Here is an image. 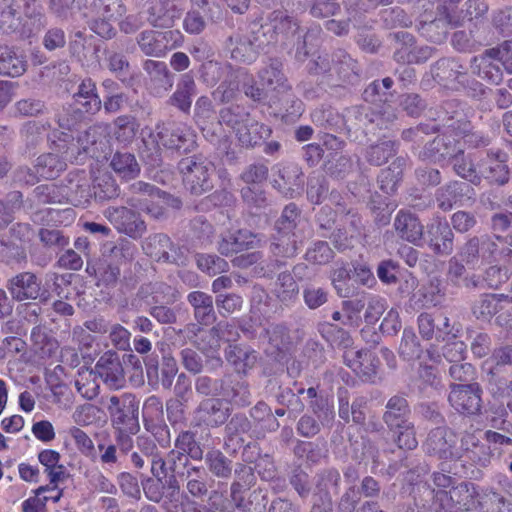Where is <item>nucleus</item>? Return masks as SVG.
I'll return each instance as SVG.
<instances>
[{
	"label": "nucleus",
	"instance_id": "1",
	"mask_svg": "<svg viewBox=\"0 0 512 512\" xmlns=\"http://www.w3.org/2000/svg\"><path fill=\"white\" fill-rule=\"evenodd\" d=\"M255 31L261 33L267 45L280 42L289 46L293 43L295 58L304 61L318 46L321 29L315 26L302 35L298 20L287 10L279 9L269 13L264 24L257 23Z\"/></svg>",
	"mask_w": 512,
	"mask_h": 512
},
{
	"label": "nucleus",
	"instance_id": "2",
	"mask_svg": "<svg viewBox=\"0 0 512 512\" xmlns=\"http://www.w3.org/2000/svg\"><path fill=\"white\" fill-rule=\"evenodd\" d=\"M156 133H150L143 139L142 157L152 166L161 164L160 145L168 150L180 153L192 151L196 146L194 130L184 123L158 124Z\"/></svg>",
	"mask_w": 512,
	"mask_h": 512
},
{
	"label": "nucleus",
	"instance_id": "3",
	"mask_svg": "<svg viewBox=\"0 0 512 512\" xmlns=\"http://www.w3.org/2000/svg\"><path fill=\"white\" fill-rule=\"evenodd\" d=\"M434 80L441 86L452 91L466 90L473 98H480L485 87L475 79H470L465 66L456 58H442L431 68Z\"/></svg>",
	"mask_w": 512,
	"mask_h": 512
},
{
	"label": "nucleus",
	"instance_id": "4",
	"mask_svg": "<svg viewBox=\"0 0 512 512\" xmlns=\"http://www.w3.org/2000/svg\"><path fill=\"white\" fill-rule=\"evenodd\" d=\"M127 12L122 0H91L83 15L90 17V29L102 38L110 39L116 35L112 25Z\"/></svg>",
	"mask_w": 512,
	"mask_h": 512
},
{
	"label": "nucleus",
	"instance_id": "5",
	"mask_svg": "<svg viewBox=\"0 0 512 512\" xmlns=\"http://www.w3.org/2000/svg\"><path fill=\"white\" fill-rule=\"evenodd\" d=\"M344 125L349 129L371 130L370 126L376 125L379 129L387 128L396 119L394 108L389 104L378 106L377 104L359 105L346 109Z\"/></svg>",
	"mask_w": 512,
	"mask_h": 512
},
{
	"label": "nucleus",
	"instance_id": "6",
	"mask_svg": "<svg viewBox=\"0 0 512 512\" xmlns=\"http://www.w3.org/2000/svg\"><path fill=\"white\" fill-rule=\"evenodd\" d=\"M185 187L194 195H202L213 188L211 176L215 167L201 155L183 158L178 163Z\"/></svg>",
	"mask_w": 512,
	"mask_h": 512
},
{
	"label": "nucleus",
	"instance_id": "7",
	"mask_svg": "<svg viewBox=\"0 0 512 512\" xmlns=\"http://www.w3.org/2000/svg\"><path fill=\"white\" fill-rule=\"evenodd\" d=\"M107 409L111 416L114 430H128L130 433H138L139 425V401L132 394L122 396H111L108 400Z\"/></svg>",
	"mask_w": 512,
	"mask_h": 512
},
{
	"label": "nucleus",
	"instance_id": "8",
	"mask_svg": "<svg viewBox=\"0 0 512 512\" xmlns=\"http://www.w3.org/2000/svg\"><path fill=\"white\" fill-rule=\"evenodd\" d=\"M257 23L250 26L249 33L236 32L226 42L231 58L238 63L250 64L256 60L259 49L268 46L260 32L255 29Z\"/></svg>",
	"mask_w": 512,
	"mask_h": 512
},
{
	"label": "nucleus",
	"instance_id": "9",
	"mask_svg": "<svg viewBox=\"0 0 512 512\" xmlns=\"http://www.w3.org/2000/svg\"><path fill=\"white\" fill-rule=\"evenodd\" d=\"M448 401L463 415H476L482 407V389L476 382L469 384H451Z\"/></svg>",
	"mask_w": 512,
	"mask_h": 512
},
{
	"label": "nucleus",
	"instance_id": "10",
	"mask_svg": "<svg viewBox=\"0 0 512 512\" xmlns=\"http://www.w3.org/2000/svg\"><path fill=\"white\" fill-rule=\"evenodd\" d=\"M458 450L461 456L457 460L470 461L481 467H486L492 458L491 448L485 440L484 432L481 430L465 431L461 437Z\"/></svg>",
	"mask_w": 512,
	"mask_h": 512
},
{
	"label": "nucleus",
	"instance_id": "11",
	"mask_svg": "<svg viewBox=\"0 0 512 512\" xmlns=\"http://www.w3.org/2000/svg\"><path fill=\"white\" fill-rule=\"evenodd\" d=\"M341 476L336 469L317 474L311 512H331L332 496L339 492Z\"/></svg>",
	"mask_w": 512,
	"mask_h": 512
},
{
	"label": "nucleus",
	"instance_id": "12",
	"mask_svg": "<svg viewBox=\"0 0 512 512\" xmlns=\"http://www.w3.org/2000/svg\"><path fill=\"white\" fill-rule=\"evenodd\" d=\"M456 435L446 426H439L432 429L424 447L430 455L437 456L440 459H455L461 456L458 448L455 447Z\"/></svg>",
	"mask_w": 512,
	"mask_h": 512
},
{
	"label": "nucleus",
	"instance_id": "13",
	"mask_svg": "<svg viewBox=\"0 0 512 512\" xmlns=\"http://www.w3.org/2000/svg\"><path fill=\"white\" fill-rule=\"evenodd\" d=\"M181 0H156L146 10V20L154 28L170 29L180 19Z\"/></svg>",
	"mask_w": 512,
	"mask_h": 512
},
{
	"label": "nucleus",
	"instance_id": "14",
	"mask_svg": "<svg viewBox=\"0 0 512 512\" xmlns=\"http://www.w3.org/2000/svg\"><path fill=\"white\" fill-rule=\"evenodd\" d=\"M99 129L96 126L89 127L83 132L77 131L74 135L62 132L64 138H59L57 151L65 155V158H70L76 153L80 154L81 152L94 154L95 152L92 147L97 144Z\"/></svg>",
	"mask_w": 512,
	"mask_h": 512
},
{
	"label": "nucleus",
	"instance_id": "15",
	"mask_svg": "<svg viewBox=\"0 0 512 512\" xmlns=\"http://www.w3.org/2000/svg\"><path fill=\"white\" fill-rule=\"evenodd\" d=\"M474 188L461 181L450 182L439 189L435 193L437 206L442 211H449L454 206H462L474 199Z\"/></svg>",
	"mask_w": 512,
	"mask_h": 512
},
{
	"label": "nucleus",
	"instance_id": "16",
	"mask_svg": "<svg viewBox=\"0 0 512 512\" xmlns=\"http://www.w3.org/2000/svg\"><path fill=\"white\" fill-rule=\"evenodd\" d=\"M94 372L110 389H120L125 385V373L118 353L106 351L94 366Z\"/></svg>",
	"mask_w": 512,
	"mask_h": 512
},
{
	"label": "nucleus",
	"instance_id": "17",
	"mask_svg": "<svg viewBox=\"0 0 512 512\" xmlns=\"http://www.w3.org/2000/svg\"><path fill=\"white\" fill-rule=\"evenodd\" d=\"M343 361L363 381H375L380 365V361L375 353L369 350L349 349L343 353Z\"/></svg>",
	"mask_w": 512,
	"mask_h": 512
},
{
	"label": "nucleus",
	"instance_id": "18",
	"mask_svg": "<svg viewBox=\"0 0 512 512\" xmlns=\"http://www.w3.org/2000/svg\"><path fill=\"white\" fill-rule=\"evenodd\" d=\"M304 173L296 163L282 164L278 168V177L273 186L286 198H296L304 190Z\"/></svg>",
	"mask_w": 512,
	"mask_h": 512
},
{
	"label": "nucleus",
	"instance_id": "19",
	"mask_svg": "<svg viewBox=\"0 0 512 512\" xmlns=\"http://www.w3.org/2000/svg\"><path fill=\"white\" fill-rule=\"evenodd\" d=\"M105 216L119 232L130 237H140L146 230L140 215L127 207H109Z\"/></svg>",
	"mask_w": 512,
	"mask_h": 512
},
{
	"label": "nucleus",
	"instance_id": "20",
	"mask_svg": "<svg viewBox=\"0 0 512 512\" xmlns=\"http://www.w3.org/2000/svg\"><path fill=\"white\" fill-rule=\"evenodd\" d=\"M459 24V21L454 19L443 7V12L439 17L430 19L428 15H423L418 25V31L427 40L433 43H441L447 36L449 26L456 27Z\"/></svg>",
	"mask_w": 512,
	"mask_h": 512
},
{
	"label": "nucleus",
	"instance_id": "21",
	"mask_svg": "<svg viewBox=\"0 0 512 512\" xmlns=\"http://www.w3.org/2000/svg\"><path fill=\"white\" fill-rule=\"evenodd\" d=\"M395 40L401 44L394 52V59L402 63L425 62L432 56L433 49L429 46L417 48L414 45V37L405 31L393 34Z\"/></svg>",
	"mask_w": 512,
	"mask_h": 512
},
{
	"label": "nucleus",
	"instance_id": "22",
	"mask_svg": "<svg viewBox=\"0 0 512 512\" xmlns=\"http://www.w3.org/2000/svg\"><path fill=\"white\" fill-rule=\"evenodd\" d=\"M142 247L146 255L155 261L185 265L183 256L170 255L169 250H172L173 243L169 236L164 233L150 235L145 239Z\"/></svg>",
	"mask_w": 512,
	"mask_h": 512
},
{
	"label": "nucleus",
	"instance_id": "23",
	"mask_svg": "<svg viewBox=\"0 0 512 512\" xmlns=\"http://www.w3.org/2000/svg\"><path fill=\"white\" fill-rule=\"evenodd\" d=\"M102 106L95 82L91 78L83 79L73 93V109L78 114H95Z\"/></svg>",
	"mask_w": 512,
	"mask_h": 512
},
{
	"label": "nucleus",
	"instance_id": "24",
	"mask_svg": "<svg viewBox=\"0 0 512 512\" xmlns=\"http://www.w3.org/2000/svg\"><path fill=\"white\" fill-rule=\"evenodd\" d=\"M393 227L399 238L418 245L424 232V226L418 216L407 210H399L394 218Z\"/></svg>",
	"mask_w": 512,
	"mask_h": 512
},
{
	"label": "nucleus",
	"instance_id": "25",
	"mask_svg": "<svg viewBox=\"0 0 512 512\" xmlns=\"http://www.w3.org/2000/svg\"><path fill=\"white\" fill-rule=\"evenodd\" d=\"M7 289L12 298L18 302L35 300L40 296L41 282L31 272H22L8 281Z\"/></svg>",
	"mask_w": 512,
	"mask_h": 512
},
{
	"label": "nucleus",
	"instance_id": "26",
	"mask_svg": "<svg viewBox=\"0 0 512 512\" xmlns=\"http://www.w3.org/2000/svg\"><path fill=\"white\" fill-rule=\"evenodd\" d=\"M229 416V407L217 398H208L201 401L195 411V418L199 423L212 428L223 425Z\"/></svg>",
	"mask_w": 512,
	"mask_h": 512
},
{
	"label": "nucleus",
	"instance_id": "27",
	"mask_svg": "<svg viewBox=\"0 0 512 512\" xmlns=\"http://www.w3.org/2000/svg\"><path fill=\"white\" fill-rule=\"evenodd\" d=\"M501 61L498 60L496 54L487 49L483 54L475 56L471 60V69L474 74L481 79L498 85L503 80V72L501 69Z\"/></svg>",
	"mask_w": 512,
	"mask_h": 512
},
{
	"label": "nucleus",
	"instance_id": "28",
	"mask_svg": "<svg viewBox=\"0 0 512 512\" xmlns=\"http://www.w3.org/2000/svg\"><path fill=\"white\" fill-rule=\"evenodd\" d=\"M419 334L424 340L445 341L451 334L450 320L445 315L434 318L429 313H421L417 318Z\"/></svg>",
	"mask_w": 512,
	"mask_h": 512
},
{
	"label": "nucleus",
	"instance_id": "29",
	"mask_svg": "<svg viewBox=\"0 0 512 512\" xmlns=\"http://www.w3.org/2000/svg\"><path fill=\"white\" fill-rule=\"evenodd\" d=\"M260 242L261 238L259 235L249 230H238L221 238L218 244V251L224 256H231L244 250L253 249Z\"/></svg>",
	"mask_w": 512,
	"mask_h": 512
},
{
	"label": "nucleus",
	"instance_id": "30",
	"mask_svg": "<svg viewBox=\"0 0 512 512\" xmlns=\"http://www.w3.org/2000/svg\"><path fill=\"white\" fill-rule=\"evenodd\" d=\"M458 154H462L459 140L443 134L437 136L425 146L422 157L433 162H439L446 158L454 159Z\"/></svg>",
	"mask_w": 512,
	"mask_h": 512
},
{
	"label": "nucleus",
	"instance_id": "31",
	"mask_svg": "<svg viewBox=\"0 0 512 512\" xmlns=\"http://www.w3.org/2000/svg\"><path fill=\"white\" fill-rule=\"evenodd\" d=\"M143 69L148 74L153 93L163 96L173 86L174 75L169 71L165 62L147 59Z\"/></svg>",
	"mask_w": 512,
	"mask_h": 512
},
{
	"label": "nucleus",
	"instance_id": "32",
	"mask_svg": "<svg viewBox=\"0 0 512 512\" xmlns=\"http://www.w3.org/2000/svg\"><path fill=\"white\" fill-rule=\"evenodd\" d=\"M428 245L439 255H449L453 251L454 233L447 221L438 220L428 226Z\"/></svg>",
	"mask_w": 512,
	"mask_h": 512
},
{
	"label": "nucleus",
	"instance_id": "33",
	"mask_svg": "<svg viewBox=\"0 0 512 512\" xmlns=\"http://www.w3.org/2000/svg\"><path fill=\"white\" fill-rule=\"evenodd\" d=\"M225 357L237 374L247 375L258 362V353L249 346L236 344L229 345L225 350Z\"/></svg>",
	"mask_w": 512,
	"mask_h": 512
},
{
	"label": "nucleus",
	"instance_id": "34",
	"mask_svg": "<svg viewBox=\"0 0 512 512\" xmlns=\"http://www.w3.org/2000/svg\"><path fill=\"white\" fill-rule=\"evenodd\" d=\"M507 154L497 150L490 152L480 166L481 174L491 183L503 185L509 180V169L506 164Z\"/></svg>",
	"mask_w": 512,
	"mask_h": 512
},
{
	"label": "nucleus",
	"instance_id": "35",
	"mask_svg": "<svg viewBox=\"0 0 512 512\" xmlns=\"http://www.w3.org/2000/svg\"><path fill=\"white\" fill-rule=\"evenodd\" d=\"M130 196L127 199V203L133 207H143L147 204V201H150L149 198H157L164 203H169V201H174V197L170 194L161 191L156 186L143 182L137 181L129 186Z\"/></svg>",
	"mask_w": 512,
	"mask_h": 512
},
{
	"label": "nucleus",
	"instance_id": "36",
	"mask_svg": "<svg viewBox=\"0 0 512 512\" xmlns=\"http://www.w3.org/2000/svg\"><path fill=\"white\" fill-rule=\"evenodd\" d=\"M187 301L193 308L194 318L198 324L208 326L215 322L216 314L211 295L202 291H192Z\"/></svg>",
	"mask_w": 512,
	"mask_h": 512
},
{
	"label": "nucleus",
	"instance_id": "37",
	"mask_svg": "<svg viewBox=\"0 0 512 512\" xmlns=\"http://www.w3.org/2000/svg\"><path fill=\"white\" fill-rule=\"evenodd\" d=\"M386 411L383 414V421L390 430H395L402 425L409 423L411 414L408 401L402 397L395 395L391 397L386 404Z\"/></svg>",
	"mask_w": 512,
	"mask_h": 512
},
{
	"label": "nucleus",
	"instance_id": "38",
	"mask_svg": "<svg viewBox=\"0 0 512 512\" xmlns=\"http://www.w3.org/2000/svg\"><path fill=\"white\" fill-rule=\"evenodd\" d=\"M444 299V293L440 288L439 281H430L415 291L410 302L414 308H432L440 305Z\"/></svg>",
	"mask_w": 512,
	"mask_h": 512
},
{
	"label": "nucleus",
	"instance_id": "39",
	"mask_svg": "<svg viewBox=\"0 0 512 512\" xmlns=\"http://www.w3.org/2000/svg\"><path fill=\"white\" fill-rule=\"evenodd\" d=\"M196 94L194 78L189 73L181 76L175 92L169 98V103L184 113H188L192 105V97Z\"/></svg>",
	"mask_w": 512,
	"mask_h": 512
},
{
	"label": "nucleus",
	"instance_id": "40",
	"mask_svg": "<svg viewBox=\"0 0 512 512\" xmlns=\"http://www.w3.org/2000/svg\"><path fill=\"white\" fill-rule=\"evenodd\" d=\"M63 193L65 202L73 205H83L89 201L91 192L84 171L68 179L67 185L63 186Z\"/></svg>",
	"mask_w": 512,
	"mask_h": 512
},
{
	"label": "nucleus",
	"instance_id": "41",
	"mask_svg": "<svg viewBox=\"0 0 512 512\" xmlns=\"http://www.w3.org/2000/svg\"><path fill=\"white\" fill-rule=\"evenodd\" d=\"M305 226L306 221L301 217V211L295 203L286 205L275 223L276 231L285 234H292L293 232L303 234Z\"/></svg>",
	"mask_w": 512,
	"mask_h": 512
},
{
	"label": "nucleus",
	"instance_id": "42",
	"mask_svg": "<svg viewBox=\"0 0 512 512\" xmlns=\"http://www.w3.org/2000/svg\"><path fill=\"white\" fill-rule=\"evenodd\" d=\"M27 69V62L16 50L7 45H0V74L19 77Z\"/></svg>",
	"mask_w": 512,
	"mask_h": 512
},
{
	"label": "nucleus",
	"instance_id": "43",
	"mask_svg": "<svg viewBox=\"0 0 512 512\" xmlns=\"http://www.w3.org/2000/svg\"><path fill=\"white\" fill-rule=\"evenodd\" d=\"M109 166L124 180L134 179L140 173V165L135 155L129 152H115L111 157Z\"/></svg>",
	"mask_w": 512,
	"mask_h": 512
},
{
	"label": "nucleus",
	"instance_id": "44",
	"mask_svg": "<svg viewBox=\"0 0 512 512\" xmlns=\"http://www.w3.org/2000/svg\"><path fill=\"white\" fill-rule=\"evenodd\" d=\"M359 68L357 62L345 51L338 50L332 55V74L343 82L353 83L357 79Z\"/></svg>",
	"mask_w": 512,
	"mask_h": 512
},
{
	"label": "nucleus",
	"instance_id": "45",
	"mask_svg": "<svg viewBox=\"0 0 512 512\" xmlns=\"http://www.w3.org/2000/svg\"><path fill=\"white\" fill-rule=\"evenodd\" d=\"M303 234L293 232L292 234L276 233L270 246L271 253L276 257L291 258L298 252V244L302 243Z\"/></svg>",
	"mask_w": 512,
	"mask_h": 512
},
{
	"label": "nucleus",
	"instance_id": "46",
	"mask_svg": "<svg viewBox=\"0 0 512 512\" xmlns=\"http://www.w3.org/2000/svg\"><path fill=\"white\" fill-rule=\"evenodd\" d=\"M60 458V453L53 449H44L38 454V460L45 467L50 484L55 487L66 478V468L59 463Z\"/></svg>",
	"mask_w": 512,
	"mask_h": 512
},
{
	"label": "nucleus",
	"instance_id": "47",
	"mask_svg": "<svg viewBox=\"0 0 512 512\" xmlns=\"http://www.w3.org/2000/svg\"><path fill=\"white\" fill-rule=\"evenodd\" d=\"M283 65L278 60H272L270 64L260 72L262 84L269 90L278 94L290 89L287 79L283 74Z\"/></svg>",
	"mask_w": 512,
	"mask_h": 512
},
{
	"label": "nucleus",
	"instance_id": "48",
	"mask_svg": "<svg viewBox=\"0 0 512 512\" xmlns=\"http://www.w3.org/2000/svg\"><path fill=\"white\" fill-rule=\"evenodd\" d=\"M272 130L269 126L253 120L249 116V120L238 131V140L245 147H253L258 145L262 140L270 137Z\"/></svg>",
	"mask_w": 512,
	"mask_h": 512
},
{
	"label": "nucleus",
	"instance_id": "49",
	"mask_svg": "<svg viewBox=\"0 0 512 512\" xmlns=\"http://www.w3.org/2000/svg\"><path fill=\"white\" fill-rule=\"evenodd\" d=\"M245 487L247 486L240 481H234L230 486V497L243 507L244 510H248L250 512H264L268 502L267 495L261 489L252 491L249 496V505H254V507H247V505L244 504V498L241 495Z\"/></svg>",
	"mask_w": 512,
	"mask_h": 512
},
{
	"label": "nucleus",
	"instance_id": "50",
	"mask_svg": "<svg viewBox=\"0 0 512 512\" xmlns=\"http://www.w3.org/2000/svg\"><path fill=\"white\" fill-rule=\"evenodd\" d=\"M480 494L481 491L473 483L462 482L452 487V497L458 510H477Z\"/></svg>",
	"mask_w": 512,
	"mask_h": 512
},
{
	"label": "nucleus",
	"instance_id": "51",
	"mask_svg": "<svg viewBox=\"0 0 512 512\" xmlns=\"http://www.w3.org/2000/svg\"><path fill=\"white\" fill-rule=\"evenodd\" d=\"M420 488L423 489V494L426 497L425 502L433 500L432 505L427 509V512H455L458 510L454 497H452V489L449 492L446 490L435 491L426 484L418 487L419 490Z\"/></svg>",
	"mask_w": 512,
	"mask_h": 512
},
{
	"label": "nucleus",
	"instance_id": "52",
	"mask_svg": "<svg viewBox=\"0 0 512 512\" xmlns=\"http://www.w3.org/2000/svg\"><path fill=\"white\" fill-rule=\"evenodd\" d=\"M222 396L227 397L233 404L238 406H248L251 404V393L248 383L237 381L232 384L231 376H225L221 379Z\"/></svg>",
	"mask_w": 512,
	"mask_h": 512
},
{
	"label": "nucleus",
	"instance_id": "53",
	"mask_svg": "<svg viewBox=\"0 0 512 512\" xmlns=\"http://www.w3.org/2000/svg\"><path fill=\"white\" fill-rule=\"evenodd\" d=\"M477 510L479 512H512V501L494 490H481Z\"/></svg>",
	"mask_w": 512,
	"mask_h": 512
},
{
	"label": "nucleus",
	"instance_id": "54",
	"mask_svg": "<svg viewBox=\"0 0 512 512\" xmlns=\"http://www.w3.org/2000/svg\"><path fill=\"white\" fill-rule=\"evenodd\" d=\"M206 477L207 473L205 468L203 466L194 465L192 468H189V471L181 479V482L185 483V488L189 495L200 499L208 493Z\"/></svg>",
	"mask_w": 512,
	"mask_h": 512
},
{
	"label": "nucleus",
	"instance_id": "55",
	"mask_svg": "<svg viewBox=\"0 0 512 512\" xmlns=\"http://www.w3.org/2000/svg\"><path fill=\"white\" fill-rule=\"evenodd\" d=\"M397 149L398 144L395 141L383 139L367 147L364 156L369 164L381 166L396 154Z\"/></svg>",
	"mask_w": 512,
	"mask_h": 512
},
{
	"label": "nucleus",
	"instance_id": "56",
	"mask_svg": "<svg viewBox=\"0 0 512 512\" xmlns=\"http://www.w3.org/2000/svg\"><path fill=\"white\" fill-rule=\"evenodd\" d=\"M274 293L281 303L289 306L297 300L299 287L290 273L283 272L278 275Z\"/></svg>",
	"mask_w": 512,
	"mask_h": 512
},
{
	"label": "nucleus",
	"instance_id": "57",
	"mask_svg": "<svg viewBox=\"0 0 512 512\" xmlns=\"http://www.w3.org/2000/svg\"><path fill=\"white\" fill-rule=\"evenodd\" d=\"M66 163L55 153H47L37 158L35 169L39 178L54 179L65 170Z\"/></svg>",
	"mask_w": 512,
	"mask_h": 512
},
{
	"label": "nucleus",
	"instance_id": "58",
	"mask_svg": "<svg viewBox=\"0 0 512 512\" xmlns=\"http://www.w3.org/2000/svg\"><path fill=\"white\" fill-rule=\"evenodd\" d=\"M158 35L159 31L146 29L136 36V43L144 55L156 58L165 56L164 46Z\"/></svg>",
	"mask_w": 512,
	"mask_h": 512
},
{
	"label": "nucleus",
	"instance_id": "59",
	"mask_svg": "<svg viewBox=\"0 0 512 512\" xmlns=\"http://www.w3.org/2000/svg\"><path fill=\"white\" fill-rule=\"evenodd\" d=\"M208 470L217 478L227 479L232 474V461L219 449L209 450L203 457Z\"/></svg>",
	"mask_w": 512,
	"mask_h": 512
},
{
	"label": "nucleus",
	"instance_id": "60",
	"mask_svg": "<svg viewBox=\"0 0 512 512\" xmlns=\"http://www.w3.org/2000/svg\"><path fill=\"white\" fill-rule=\"evenodd\" d=\"M174 446V450L185 453L189 460L201 461L204 457L202 446L192 431H181L175 439Z\"/></svg>",
	"mask_w": 512,
	"mask_h": 512
},
{
	"label": "nucleus",
	"instance_id": "61",
	"mask_svg": "<svg viewBox=\"0 0 512 512\" xmlns=\"http://www.w3.org/2000/svg\"><path fill=\"white\" fill-rule=\"evenodd\" d=\"M501 301L500 295L483 294L474 302L472 312L477 319L489 321L501 310Z\"/></svg>",
	"mask_w": 512,
	"mask_h": 512
},
{
	"label": "nucleus",
	"instance_id": "62",
	"mask_svg": "<svg viewBox=\"0 0 512 512\" xmlns=\"http://www.w3.org/2000/svg\"><path fill=\"white\" fill-rule=\"evenodd\" d=\"M249 115L250 114L244 107L239 105H230L219 111V124L226 125L236 133V136H238V131H240L246 121L249 120Z\"/></svg>",
	"mask_w": 512,
	"mask_h": 512
},
{
	"label": "nucleus",
	"instance_id": "63",
	"mask_svg": "<svg viewBox=\"0 0 512 512\" xmlns=\"http://www.w3.org/2000/svg\"><path fill=\"white\" fill-rule=\"evenodd\" d=\"M19 6L16 0H0V31H15L20 24Z\"/></svg>",
	"mask_w": 512,
	"mask_h": 512
},
{
	"label": "nucleus",
	"instance_id": "64",
	"mask_svg": "<svg viewBox=\"0 0 512 512\" xmlns=\"http://www.w3.org/2000/svg\"><path fill=\"white\" fill-rule=\"evenodd\" d=\"M104 412L96 405L85 403L75 408L72 419L78 426H90L103 421Z\"/></svg>",
	"mask_w": 512,
	"mask_h": 512
}]
</instances>
